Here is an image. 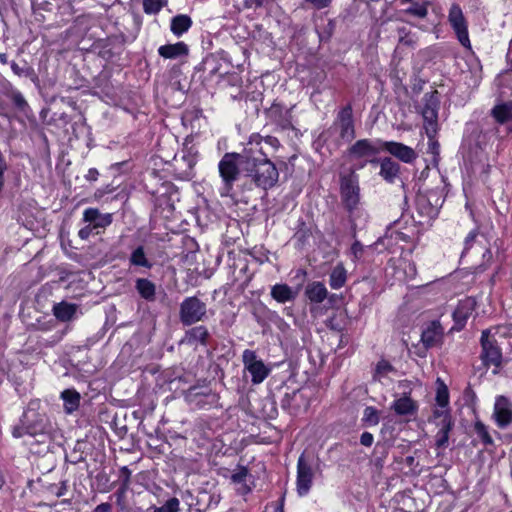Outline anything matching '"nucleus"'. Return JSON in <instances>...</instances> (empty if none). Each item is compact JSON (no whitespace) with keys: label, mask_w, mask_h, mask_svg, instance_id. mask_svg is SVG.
<instances>
[{"label":"nucleus","mask_w":512,"mask_h":512,"mask_svg":"<svg viewBox=\"0 0 512 512\" xmlns=\"http://www.w3.org/2000/svg\"><path fill=\"white\" fill-rule=\"evenodd\" d=\"M99 176V172L95 168H91L88 170L87 174L85 175L86 180L88 181H96Z\"/></svg>","instance_id":"obj_60"},{"label":"nucleus","mask_w":512,"mask_h":512,"mask_svg":"<svg viewBox=\"0 0 512 512\" xmlns=\"http://www.w3.org/2000/svg\"><path fill=\"white\" fill-rule=\"evenodd\" d=\"M392 409L399 416H412L417 413L418 404L409 396L404 395L403 397L394 401Z\"/></svg>","instance_id":"obj_25"},{"label":"nucleus","mask_w":512,"mask_h":512,"mask_svg":"<svg viewBox=\"0 0 512 512\" xmlns=\"http://www.w3.org/2000/svg\"><path fill=\"white\" fill-rule=\"evenodd\" d=\"M492 419L500 429H506L512 423V401L504 395L496 397Z\"/></svg>","instance_id":"obj_13"},{"label":"nucleus","mask_w":512,"mask_h":512,"mask_svg":"<svg viewBox=\"0 0 512 512\" xmlns=\"http://www.w3.org/2000/svg\"><path fill=\"white\" fill-rule=\"evenodd\" d=\"M332 0H306V2L312 4L316 9H323L327 7Z\"/></svg>","instance_id":"obj_55"},{"label":"nucleus","mask_w":512,"mask_h":512,"mask_svg":"<svg viewBox=\"0 0 512 512\" xmlns=\"http://www.w3.org/2000/svg\"><path fill=\"white\" fill-rule=\"evenodd\" d=\"M66 413H73L80 405V394L74 389H66L61 393Z\"/></svg>","instance_id":"obj_33"},{"label":"nucleus","mask_w":512,"mask_h":512,"mask_svg":"<svg viewBox=\"0 0 512 512\" xmlns=\"http://www.w3.org/2000/svg\"><path fill=\"white\" fill-rule=\"evenodd\" d=\"M127 490H128L127 487L120 486L118 488V490L115 492L116 503L118 506H120L121 510L125 509V501L124 500H125V495H126Z\"/></svg>","instance_id":"obj_49"},{"label":"nucleus","mask_w":512,"mask_h":512,"mask_svg":"<svg viewBox=\"0 0 512 512\" xmlns=\"http://www.w3.org/2000/svg\"><path fill=\"white\" fill-rule=\"evenodd\" d=\"M327 289L322 282H312L307 285L305 290L306 297L314 303H321L327 297Z\"/></svg>","instance_id":"obj_29"},{"label":"nucleus","mask_w":512,"mask_h":512,"mask_svg":"<svg viewBox=\"0 0 512 512\" xmlns=\"http://www.w3.org/2000/svg\"><path fill=\"white\" fill-rule=\"evenodd\" d=\"M180 501L176 497L169 498L162 506H151L152 512H179Z\"/></svg>","instance_id":"obj_39"},{"label":"nucleus","mask_w":512,"mask_h":512,"mask_svg":"<svg viewBox=\"0 0 512 512\" xmlns=\"http://www.w3.org/2000/svg\"><path fill=\"white\" fill-rule=\"evenodd\" d=\"M129 263L131 266L151 269L153 263L147 258L144 246L136 247L130 254Z\"/></svg>","instance_id":"obj_32"},{"label":"nucleus","mask_w":512,"mask_h":512,"mask_svg":"<svg viewBox=\"0 0 512 512\" xmlns=\"http://www.w3.org/2000/svg\"><path fill=\"white\" fill-rule=\"evenodd\" d=\"M477 237L476 231H471L465 238V250H468Z\"/></svg>","instance_id":"obj_58"},{"label":"nucleus","mask_w":512,"mask_h":512,"mask_svg":"<svg viewBox=\"0 0 512 512\" xmlns=\"http://www.w3.org/2000/svg\"><path fill=\"white\" fill-rule=\"evenodd\" d=\"M474 431L485 446L494 445V440L488 431V427L482 421H475Z\"/></svg>","instance_id":"obj_38"},{"label":"nucleus","mask_w":512,"mask_h":512,"mask_svg":"<svg viewBox=\"0 0 512 512\" xmlns=\"http://www.w3.org/2000/svg\"><path fill=\"white\" fill-rule=\"evenodd\" d=\"M400 165L390 157H384L380 162L379 175L388 183H394L400 175Z\"/></svg>","instance_id":"obj_21"},{"label":"nucleus","mask_w":512,"mask_h":512,"mask_svg":"<svg viewBox=\"0 0 512 512\" xmlns=\"http://www.w3.org/2000/svg\"><path fill=\"white\" fill-rule=\"evenodd\" d=\"M242 361L245 369L251 374V381L254 384L263 382L270 373V369L262 360L258 359L256 352L253 350L246 349L243 352Z\"/></svg>","instance_id":"obj_11"},{"label":"nucleus","mask_w":512,"mask_h":512,"mask_svg":"<svg viewBox=\"0 0 512 512\" xmlns=\"http://www.w3.org/2000/svg\"><path fill=\"white\" fill-rule=\"evenodd\" d=\"M11 69L19 77L30 78L31 80L37 78L34 69L26 61H23L22 65L12 61Z\"/></svg>","instance_id":"obj_37"},{"label":"nucleus","mask_w":512,"mask_h":512,"mask_svg":"<svg viewBox=\"0 0 512 512\" xmlns=\"http://www.w3.org/2000/svg\"><path fill=\"white\" fill-rule=\"evenodd\" d=\"M7 97H9L11 99V101L13 102L14 106L20 110V111H25L27 108H28V103L27 101L25 100L24 96L21 94V92H19L18 90H15L13 88H11L7 93H6Z\"/></svg>","instance_id":"obj_41"},{"label":"nucleus","mask_w":512,"mask_h":512,"mask_svg":"<svg viewBox=\"0 0 512 512\" xmlns=\"http://www.w3.org/2000/svg\"><path fill=\"white\" fill-rule=\"evenodd\" d=\"M364 247L359 241H355L351 246V253L354 256V259H360L363 254Z\"/></svg>","instance_id":"obj_51"},{"label":"nucleus","mask_w":512,"mask_h":512,"mask_svg":"<svg viewBox=\"0 0 512 512\" xmlns=\"http://www.w3.org/2000/svg\"><path fill=\"white\" fill-rule=\"evenodd\" d=\"M271 320L274 321V323L278 326L279 329L282 331L286 330L289 325L275 312L272 314Z\"/></svg>","instance_id":"obj_54"},{"label":"nucleus","mask_w":512,"mask_h":512,"mask_svg":"<svg viewBox=\"0 0 512 512\" xmlns=\"http://www.w3.org/2000/svg\"><path fill=\"white\" fill-rule=\"evenodd\" d=\"M112 506L109 503H101L95 507L93 512H111Z\"/></svg>","instance_id":"obj_59"},{"label":"nucleus","mask_w":512,"mask_h":512,"mask_svg":"<svg viewBox=\"0 0 512 512\" xmlns=\"http://www.w3.org/2000/svg\"><path fill=\"white\" fill-rule=\"evenodd\" d=\"M207 316V306L198 297L185 298L180 304L179 318L184 326L203 321Z\"/></svg>","instance_id":"obj_7"},{"label":"nucleus","mask_w":512,"mask_h":512,"mask_svg":"<svg viewBox=\"0 0 512 512\" xmlns=\"http://www.w3.org/2000/svg\"><path fill=\"white\" fill-rule=\"evenodd\" d=\"M405 14H410L418 18H425L428 14L426 5L415 3L409 8L404 10Z\"/></svg>","instance_id":"obj_45"},{"label":"nucleus","mask_w":512,"mask_h":512,"mask_svg":"<svg viewBox=\"0 0 512 512\" xmlns=\"http://www.w3.org/2000/svg\"><path fill=\"white\" fill-rule=\"evenodd\" d=\"M185 399L190 405L203 408L206 405H212L217 402L218 396L207 386H192L186 391Z\"/></svg>","instance_id":"obj_14"},{"label":"nucleus","mask_w":512,"mask_h":512,"mask_svg":"<svg viewBox=\"0 0 512 512\" xmlns=\"http://www.w3.org/2000/svg\"><path fill=\"white\" fill-rule=\"evenodd\" d=\"M249 476L248 468L245 466H238L236 471L231 475L230 479L234 484H242L241 491L246 494L251 491V488L246 484V478Z\"/></svg>","instance_id":"obj_36"},{"label":"nucleus","mask_w":512,"mask_h":512,"mask_svg":"<svg viewBox=\"0 0 512 512\" xmlns=\"http://www.w3.org/2000/svg\"><path fill=\"white\" fill-rule=\"evenodd\" d=\"M321 471L320 459L312 453H302L297 461V493L306 495L313 483L316 472Z\"/></svg>","instance_id":"obj_4"},{"label":"nucleus","mask_w":512,"mask_h":512,"mask_svg":"<svg viewBox=\"0 0 512 512\" xmlns=\"http://www.w3.org/2000/svg\"><path fill=\"white\" fill-rule=\"evenodd\" d=\"M341 203L348 213V219L353 231L356 229V218L359 216L360 187L358 177L353 172L340 177Z\"/></svg>","instance_id":"obj_2"},{"label":"nucleus","mask_w":512,"mask_h":512,"mask_svg":"<svg viewBox=\"0 0 512 512\" xmlns=\"http://www.w3.org/2000/svg\"><path fill=\"white\" fill-rule=\"evenodd\" d=\"M210 333L205 326H195L186 332L185 339L187 343L193 344L199 342L201 345L206 346Z\"/></svg>","instance_id":"obj_30"},{"label":"nucleus","mask_w":512,"mask_h":512,"mask_svg":"<svg viewBox=\"0 0 512 512\" xmlns=\"http://www.w3.org/2000/svg\"><path fill=\"white\" fill-rule=\"evenodd\" d=\"M269 0H244L243 6L245 9H258L261 8L265 3H268Z\"/></svg>","instance_id":"obj_50"},{"label":"nucleus","mask_w":512,"mask_h":512,"mask_svg":"<svg viewBox=\"0 0 512 512\" xmlns=\"http://www.w3.org/2000/svg\"><path fill=\"white\" fill-rule=\"evenodd\" d=\"M363 421L367 424L375 426L379 423V415L376 408L368 406L364 409Z\"/></svg>","instance_id":"obj_44"},{"label":"nucleus","mask_w":512,"mask_h":512,"mask_svg":"<svg viewBox=\"0 0 512 512\" xmlns=\"http://www.w3.org/2000/svg\"><path fill=\"white\" fill-rule=\"evenodd\" d=\"M448 21L461 45L465 48L471 49L467 21L458 4L454 3L451 5L448 14Z\"/></svg>","instance_id":"obj_9"},{"label":"nucleus","mask_w":512,"mask_h":512,"mask_svg":"<svg viewBox=\"0 0 512 512\" xmlns=\"http://www.w3.org/2000/svg\"><path fill=\"white\" fill-rule=\"evenodd\" d=\"M331 128H335L344 142H351L356 137L353 109L351 104L342 107Z\"/></svg>","instance_id":"obj_8"},{"label":"nucleus","mask_w":512,"mask_h":512,"mask_svg":"<svg viewBox=\"0 0 512 512\" xmlns=\"http://www.w3.org/2000/svg\"><path fill=\"white\" fill-rule=\"evenodd\" d=\"M299 290L292 289L287 284H275L271 287L270 295L278 303L293 302L298 296Z\"/></svg>","instance_id":"obj_22"},{"label":"nucleus","mask_w":512,"mask_h":512,"mask_svg":"<svg viewBox=\"0 0 512 512\" xmlns=\"http://www.w3.org/2000/svg\"><path fill=\"white\" fill-rule=\"evenodd\" d=\"M454 426L453 420H440L437 422L438 432L436 434V446L438 448H446L449 441V434Z\"/></svg>","instance_id":"obj_28"},{"label":"nucleus","mask_w":512,"mask_h":512,"mask_svg":"<svg viewBox=\"0 0 512 512\" xmlns=\"http://www.w3.org/2000/svg\"><path fill=\"white\" fill-rule=\"evenodd\" d=\"M476 306V302L473 298H466L459 301L456 309L453 312V319L456 324L464 326L468 317L472 314Z\"/></svg>","instance_id":"obj_23"},{"label":"nucleus","mask_w":512,"mask_h":512,"mask_svg":"<svg viewBox=\"0 0 512 512\" xmlns=\"http://www.w3.org/2000/svg\"><path fill=\"white\" fill-rule=\"evenodd\" d=\"M94 230L96 229L91 224L87 223L85 227L79 230L78 235L82 240H87Z\"/></svg>","instance_id":"obj_52"},{"label":"nucleus","mask_w":512,"mask_h":512,"mask_svg":"<svg viewBox=\"0 0 512 512\" xmlns=\"http://www.w3.org/2000/svg\"><path fill=\"white\" fill-rule=\"evenodd\" d=\"M373 440H374V437L370 432H363L360 436V443L366 447L371 446L373 443Z\"/></svg>","instance_id":"obj_53"},{"label":"nucleus","mask_w":512,"mask_h":512,"mask_svg":"<svg viewBox=\"0 0 512 512\" xmlns=\"http://www.w3.org/2000/svg\"><path fill=\"white\" fill-rule=\"evenodd\" d=\"M465 396H467V397H471L472 399H475V398H476V394H475V392L472 390V388H471V387H467V388L465 389Z\"/></svg>","instance_id":"obj_64"},{"label":"nucleus","mask_w":512,"mask_h":512,"mask_svg":"<svg viewBox=\"0 0 512 512\" xmlns=\"http://www.w3.org/2000/svg\"><path fill=\"white\" fill-rule=\"evenodd\" d=\"M480 359L485 367L494 366L500 368L502 365V351L494 335L489 329L482 331Z\"/></svg>","instance_id":"obj_6"},{"label":"nucleus","mask_w":512,"mask_h":512,"mask_svg":"<svg viewBox=\"0 0 512 512\" xmlns=\"http://www.w3.org/2000/svg\"><path fill=\"white\" fill-rule=\"evenodd\" d=\"M335 22L333 20H329L328 23L326 24V26L324 27V32L325 33V36L327 39L330 38V36L332 35L334 29H335Z\"/></svg>","instance_id":"obj_57"},{"label":"nucleus","mask_w":512,"mask_h":512,"mask_svg":"<svg viewBox=\"0 0 512 512\" xmlns=\"http://www.w3.org/2000/svg\"><path fill=\"white\" fill-rule=\"evenodd\" d=\"M347 279V271L342 264H337L329 277V284L333 289H339L344 286Z\"/></svg>","instance_id":"obj_34"},{"label":"nucleus","mask_w":512,"mask_h":512,"mask_svg":"<svg viewBox=\"0 0 512 512\" xmlns=\"http://www.w3.org/2000/svg\"><path fill=\"white\" fill-rule=\"evenodd\" d=\"M52 323H53V321H49V322H46V323H43V324H39L38 329L39 330H43V331L50 330L51 327L53 326Z\"/></svg>","instance_id":"obj_62"},{"label":"nucleus","mask_w":512,"mask_h":512,"mask_svg":"<svg viewBox=\"0 0 512 512\" xmlns=\"http://www.w3.org/2000/svg\"><path fill=\"white\" fill-rule=\"evenodd\" d=\"M394 371V367L386 360H381L377 363L375 372L376 374L385 376L389 372Z\"/></svg>","instance_id":"obj_47"},{"label":"nucleus","mask_w":512,"mask_h":512,"mask_svg":"<svg viewBox=\"0 0 512 512\" xmlns=\"http://www.w3.org/2000/svg\"><path fill=\"white\" fill-rule=\"evenodd\" d=\"M439 106L440 99L437 90L425 93L423 97V107L421 109V114L424 119L425 132L429 140L434 139L437 133V119Z\"/></svg>","instance_id":"obj_5"},{"label":"nucleus","mask_w":512,"mask_h":512,"mask_svg":"<svg viewBox=\"0 0 512 512\" xmlns=\"http://www.w3.org/2000/svg\"><path fill=\"white\" fill-rule=\"evenodd\" d=\"M437 383L436 402L440 407H446L449 404L448 388L440 378L437 379Z\"/></svg>","instance_id":"obj_40"},{"label":"nucleus","mask_w":512,"mask_h":512,"mask_svg":"<svg viewBox=\"0 0 512 512\" xmlns=\"http://www.w3.org/2000/svg\"><path fill=\"white\" fill-rule=\"evenodd\" d=\"M383 147L376 144L375 141L369 139H360L356 141L348 150L349 155L353 158L360 159L378 154Z\"/></svg>","instance_id":"obj_19"},{"label":"nucleus","mask_w":512,"mask_h":512,"mask_svg":"<svg viewBox=\"0 0 512 512\" xmlns=\"http://www.w3.org/2000/svg\"><path fill=\"white\" fill-rule=\"evenodd\" d=\"M376 144L383 147V150L389 152L391 155L404 163H412L417 158L415 150L403 143L395 141H382L376 140Z\"/></svg>","instance_id":"obj_16"},{"label":"nucleus","mask_w":512,"mask_h":512,"mask_svg":"<svg viewBox=\"0 0 512 512\" xmlns=\"http://www.w3.org/2000/svg\"><path fill=\"white\" fill-rule=\"evenodd\" d=\"M166 3V0H143V10L146 14H157Z\"/></svg>","instance_id":"obj_43"},{"label":"nucleus","mask_w":512,"mask_h":512,"mask_svg":"<svg viewBox=\"0 0 512 512\" xmlns=\"http://www.w3.org/2000/svg\"><path fill=\"white\" fill-rule=\"evenodd\" d=\"M255 143H257L256 149L259 150L258 153L256 152L255 154H253L254 157H256V158L268 157L269 149H271L272 151H275L280 146L279 140L274 136L267 135L264 137V136L260 135L259 133H253L249 137V140L247 141V143L245 144L243 151H247L250 148V145L255 144ZM251 148L255 149L254 146H251Z\"/></svg>","instance_id":"obj_15"},{"label":"nucleus","mask_w":512,"mask_h":512,"mask_svg":"<svg viewBox=\"0 0 512 512\" xmlns=\"http://www.w3.org/2000/svg\"><path fill=\"white\" fill-rule=\"evenodd\" d=\"M83 221L95 229H104L112 223V215L102 214L97 208H87L83 213Z\"/></svg>","instance_id":"obj_20"},{"label":"nucleus","mask_w":512,"mask_h":512,"mask_svg":"<svg viewBox=\"0 0 512 512\" xmlns=\"http://www.w3.org/2000/svg\"><path fill=\"white\" fill-rule=\"evenodd\" d=\"M135 288L143 299L147 301L155 300L156 286L150 280L146 278H138L135 281Z\"/></svg>","instance_id":"obj_31"},{"label":"nucleus","mask_w":512,"mask_h":512,"mask_svg":"<svg viewBox=\"0 0 512 512\" xmlns=\"http://www.w3.org/2000/svg\"><path fill=\"white\" fill-rule=\"evenodd\" d=\"M78 305L62 301L53 305L52 312L55 318L61 322H69L76 316Z\"/></svg>","instance_id":"obj_24"},{"label":"nucleus","mask_w":512,"mask_h":512,"mask_svg":"<svg viewBox=\"0 0 512 512\" xmlns=\"http://www.w3.org/2000/svg\"><path fill=\"white\" fill-rule=\"evenodd\" d=\"M257 143L250 146H256ZM259 150L249 148L243 161L244 175L258 188L265 191L273 188L279 179V172L276 165L268 157L256 158L253 154Z\"/></svg>","instance_id":"obj_1"},{"label":"nucleus","mask_w":512,"mask_h":512,"mask_svg":"<svg viewBox=\"0 0 512 512\" xmlns=\"http://www.w3.org/2000/svg\"><path fill=\"white\" fill-rule=\"evenodd\" d=\"M27 434L25 430V426L22 424L20 427H15L13 429V436L16 438L22 437L23 435Z\"/></svg>","instance_id":"obj_61"},{"label":"nucleus","mask_w":512,"mask_h":512,"mask_svg":"<svg viewBox=\"0 0 512 512\" xmlns=\"http://www.w3.org/2000/svg\"><path fill=\"white\" fill-rule=\"evenodd\" d=\"M192 19L186 14H178L171 19L170 30L177 36H182L192 26Z\"/></svg>","instance_id":"obj_27"},{"label":"nucleus","mask_w":512,"mask_h":512,"mask_svg":"<svg viewBox=\"0 0 512 512\" xmlns=\"http://www.w3.org/2000/svg\"><path fill=\"white\" fill-rule=\"evenodd\" d=\"M87 443L84 440H78L73 448V450L66 454V461L72 463V464H78L85 460V449H86Z\"/></svg>","instance_id":"obj_35"},{"label":"nucleus","mask_w":512,"mask_h":512,"mask_svg":"<svg viewBox=\"0 0 512 512\" xmlns=\"http://www.w3.org/2000/svg\"><path fill=\"white\" fill-rule=\"evenodd\" d=\"M246 157V151L241 153L227 152L225 153L218 164L219 175L223 182L221 188V196H229L233 189L235 181L239 179L243 173V161Z\"/></svg>","instance_id":"obj_3"},{"label":"nucleus","mask_w":512,"mask_h":512,"mask_svg":"<svg viewBox=\"0 0 512 512\" xmlns=\"http://www.w3.org/2000/svg\"><path fill=\"white\" fill-rule=\"evenodd\" d=\"M399 36V43L405 46L413 47L416 44V37L406 27H399L397 29Z\"/></svg>","instance_id":"obj_42"},{"label":"nucleus","mask_w":512,"mask_h":512,"mask_svg":"<svg viewBox=\"0 0 512 512\" xmlns=\"http://www.w3.org/2000/svg\"><path fill=\"white\" fill-rule=\"evenodd\" d=\"M188 52V46L184 42L162 45L158 49L159 55L166 59H175L180 56H186L188 55Z\"/></svg>","instance_id":"obj_26"},{"label":"nucleus","mask_w":512,"mask_h":512,"mask_svg":"<svg viewBox=\"0 0 512 512\" xmlns=\"http://www.w3.org/2000/svg\"><path fill=\"white\" fill-rule=\"evenodd\" d=\"M23 425L28 435H45L50 432L51 425L45 414H41L32 408L24 412Z\"/></svg>","instance_id":"obj_10"},{"label":"nucleus","mask_w":512,"mask_h":512,"mask_svg":"<svg viewBox=\"0 0 512 512\" xmlns=\"http://www.w3.org/2000/svg\"><path fill=\"white\" fill-rule=\"evenodd\" d=\"M434 417L436 419H439L440 420H446V417L449 419V420H452V417H451V414L449 413L448 410H435L434 413H433Z\"/></svg>","instance_id":"obj_56"},{"label":"nucleus","mask_w":512,"mask_h":512,"mask_svg":"<svg viewBox=\"0 0 512 512\" xmlns=\"http://www.w3.org/2000/svg\"><path fill=\"white\" fill-rule=\"evenodd\" d=\"M119 478L121 480V485L120 486L129 488L130 478H131V471L128 469L127 466H123V467L120 468Z\"/></svg>","instance_id":"obj_48"},{"label":"nucleus","mask_w":512,"mask_h":512,"mask_svg":"<svg viewBox=\"0 0 512 512\" xmlns=\"http://www.w3.org/2000/svg\"><path fill=\"white\" fill-rule=\"evenodd\" d=\"M66 489H67V487H66V483H65V482H62V483H61V487H60V488H59V490L56 492V495H57L58 497H60V496L64 495V493L66 492Z\"/></svg>","instance_id":"obj_63"},{"label":"nucleus","mask_w":512,"mask_h":512,"mask_svg":"<svg viewBox=\"0 0 512 512\" xmlns=\"http://www.w3.org/2000/svg\"><path fill=\"white\" fill-rule=\"evenodd\" d=\"M308 406V397L300 389L292 393H286L281 400V407L290 414H298L301 411H305Z\"/></svg>","instance_id":"obj_18"},{"label":"nucleus","mask_w":512,"mask_h":512,"mask_svg":"<svg viewBox=\"0 0 512 512\" xmlns=\"http://www.w3.org/2000/svg\"><path fill=\"white\" fill-rule=\"evenodd\" d=\"M176 163L179 167L186 166V169L183 171L187 176L190 175L194 165H195V159L191 156H183L181 160H176Z\"/></svg>","instance_id":"obj_46"},{"label":"nucleus","mask_w":512,"mask_h":512,"mask_svg":"<svg viewBox=\"0 0 512 512\" xmlns=\"http://www.w3.org/2000/svg\"><path fill=\"white\" fill-rule=\"evenodd\" d=\"M267 118L281 130L292 129L291 108L288 109L280 104H272L265 111Z\"/></svg>","instance_id":"obj_17"},{"label":"nucleus","mask_w":512,"mask_h":512,"mask_svg":"<svg viewBox=\"0 0 512 512\" xmlns=\"http://www.w3.org/2000/svg\"><path fill=\"white\" fill-rule=\"evenodd\" d=\"M444 331L438 321L429 323L421 333L423 347L417 352L418 356L425 357L428 349L440 346L443 342Z\"/></svg>","instance_id":"obj_12"}]
</instances>
